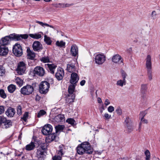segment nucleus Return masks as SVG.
Masks as SVG:
<instances>
[{
	"label": "nucleus",
	"instance_id": "42",
	"mask_svg": "<svg viewBox=\"0 0 160 160\" xmlns=\"http://www.w3.org/2000/svg\"><path fill=\"white\" fill-rule=\"evenodd\" d=\"M46 113V112L44 110H41L38 113L37 117L38 118H40Z\"/></svg>",
	"mask_w": 160,
	"mask_h": 160
},
{
	"label": "nucleus",
	"instance_id": "33",
	"mask_svg": "<svg viewBox=\"0 0 160 160\" xmlns=\"http://www.w3.org/2000/svg\"><path fill=\"white\" fill-rule=\"evenodd\" d=\"M151 69H147L148 76L149 81H151L152 79V72Z\"/></svg>",
	"mask_w": 160,
	"mask_h": 160
},
{
	"label": "nucleus",
	"instance_id": "26",
	"mask_svg": "<svg viewBox=\"0 0 160 160\" xmlns=\"http://www.w3.org/2000/svg\"><path fill=\"white\" fill-rule=\"evenodd\" d=\"M147 88V84H142L141 85V92L142 94V97L144 98L145 96V92Z\"/></svg>",
	"mask_w": 160,
	"mask_h": 160
},
{
	"label": "nucleus",
	"instance_id": "3",
	"mask_svg": "<svg viewBox=\"0 0 160 160\" xmlns=\"http://www.w3.org/2000/svg\"><path fill=\"white\" fill-rule=\"evenodd\" d=\"M50 87L49 83L46 81L42 82L39 85V89L42 94H45L49 90Z\"/></svg>",
	"mask_w": 160,
	"mask_h": 160
},
{
	"label": "nucleus",
	"instance_id": "32",
	"mask_svg": "<svg viewBox=\"0 0 160 160\" xmlns=\"http://www.w3.org/2000/svg\"><path fill=\"white\" fill-rule=\"evenodd\" d=\"M8 89L9 92L12 93L15 90L16 87L14 85L11 84L8 87Z\"/></svg>",
	"mask_w": 160,
	"mask_h": 160
},
{
	"label": "nucleus",
	"instance_id": "35",
	"mask_svg": "<svg viewBox=\"0 0 160 160\" xmlns=\"http://www.w3.org/2000/svg\"><path fill=\"white\" fill-rule=\"evenodd\" d=\"M56 45L58 47H62L65 46V42L62 41H58L56 42Z\"/></svg>",
	"mask_w": 160,
	"mask_h": 160
},
{
	"label": "nucleus",
	"instance_id": "57",
	"mask_svg": "<svg viewBox=\"0 0 160 160\" xmlns=\"http://www.w3.org/2000/svg\"><path fill=\"white\" fill-rule=\"evenodd\" d=\"M74 5V4L73 3H64V8H67V7H70Z\"/></svg>",
	"mask_w": 160,
	"mask_h": 160
},
{
	"label": "nucleus",
	"instance_id": "1",
	"mask_svg": "<svg viewBox=\"0 0 160 160\" xmlns=\"http://www.w3.org/2000/svg\"><path fill=\"white\" fill-rule=\"evenodd\" d=\"M77 152L79 154H82L84 153L91 154L93 152V149L88 142H85L77 147Z\"/></svg>",
	"mask_w": 160,
	"mask_h": 160
},
{
	"label": "nucleus",
	"instance_id": "63",
	"mask_svg": "<svg viewBox=\"0 0 160 160\" xmlns=\"http://www.w3.org/2000/svg\"><path fill=\"white\" fill-rule=\"evenodd\" d=\"M103 110L102 109V110H100V112H101V113H102V112H103Z\"/></svg>",
	"mask_w": 160,
	"mask_h": 160
},
{
	"label": "nucleus",
	"instance_id": "30",
	"mask_svg": "<svg viewBox=\"0 0 160 160\" xmlns=\"http://www.w3.org/2000/svg\"><path fill=\"white\" fill-rule=\"evenodd\" d=\"M29 35L31 38L36 39H39L42 37L41 35L39 33L30 34Z\"/></svg>",
	"mask_w": 160,
	"mask_h": 160
},
{
	"label": "nucleus",
	"instance_id": "45",
	"mask_svg": "<svg viewBox=\"0 0 160 160\" xmlns=\"http://www.w3.org/2000/svg\"><path fill=\"white\" fill-rule=\"evenodd\" d=\"M157 16V14L156 12L155 11H153L151 15V18L152 19H154L156 18Z\"/></svg>",
	"mask_w": 160,
	"mask_h": 160
},
{
	"label": "nucleus",
	"instance_id": "62",
	"mask_svg": "<svg viewBox=\"0 0 160 160\" xmlns=\"http://www.w3.org/2000/svg\"><path fill=\"white\" fill-rule=\"evenodd\" d=\"M101 108L103 110H104V107L103 106V105L102 106V107H101Z\"/></svg>",
	"mask_w": 160,
	"mask_h": 160
},
{
	"label": "nucleus",
	"instance_id": "14",
	"mask_svg": "<svg viewBox=\"0 0 160 160\" xmlns=\"http://www.w3.org/2000/svg\"><path fill=\"white\" fill-rule=\"evenodd\" d=\"M34 73L40 76H42L45 73L44 69L40 67H37L34 69Z\"/></svg>",
	"mask_w": 160,
	"mask_h": 160
},
{
	"label": "nucleus",
	"instance_id": "27",
	"mask_svg": "<svg viewBox=\"0 0 160 160\" xmlns=\"http://www.w3.org/2000/svg\"><path fill=\"white\" fill-rule=\"evenodd\" d=\"M70 51L72 56H76L78 53L77 47L75 45H72L71 47Z\"/></svg>",
	"mask_w": 160,
	"mask_h": 160
},
{
	"label": "nucleus",
	"instance_id": "25",
	"mask_svg": "<svg viewBox=\"0 0 160 160\" xmlns=\"http://www.w3.org/2000/svg\"><path fill=\"white\" fill-rule=\"evenodd\" d=\"M46 138V142H50L54 140L56 138V135L55 133L49 134Z\"/></svg>",
	"mask_w": 160,
	"mask_h": 160
},
{
	"label": "nucleus",
	"instance_id": "13",
	"mask_svg": "<svg viewBox=\"0 0 160 160\" xmlns=\"http://www.w3.org/2000/svg\"><path fill=\"white\" fill-rule=\"evenodd\" d=\"M64 73L63 70L61 68H58L55 74V77L58 80L62 79L64 76Z\"/></svg>",
	"mask_w": 160,
	"mask_h": 160
},
{
	"label": "nucleus",
	"instance_id": "31",
	"mask_svg": "<svg viewBox=\"0 0 160 160\" xmlns=\"http://www.w3.org/2000/svg\"><path fill=\"white\" fill-rule=\"evenodd\" d=\"M44 41L48 45H50L51 44L52 41L50 37H48L46 35L44 36Z\"/></svg>",
	"mask_w": 160,
	"mask_h": 160
},
{
	"label": "nucleus",
	"instance_id": "59",
	"mask_svg": "<svg viewBox=\"0 0 160 160\" xmlns=\"http://www.w3.org/2000/svg\"><path fill=\"white\" fill-rule=\"evenodd\" d=\"M85 82H86V81L85 80H82L80 82V84L81 86H83L85 84Z\"/></svg>",
	"mask_w": 160,
	"mask_h": 160
},
{
	"label": "nucleus",
	"instance_id": "50",
	"mask_svg": "<svg viewBox=\"0 0 160 160\" xmlns=\"http://www.w3.org/2000/svg\"><path fill=\"white\" fill-rule=\"evenodd\" d=\"M62 157L60 156L56 155L53 157V160H61Z\"/></svg>",
	"mask_w": 160,
	"mask_h": 160
},
{
	"label": "nucleus",
	"instance_id": "46",
	"mask_svg": "<svg viewBox=\"0 0 160 160\" xmlns=\"http://www.w3.org/2000/svg\"><path fill=\"white\" fill-rule=\"evenodd\" d=\"M5 123V125L6 126V127H9L12 125V122L11 121L9 120H6Z\"/></svg>",
	"mask_w": 160,
	"mask_h": 160
},
{
	"label": "nucleus",
	"instance_id": "23",
	"mask_svg": "<svg viewBox=\"0 0 160 160\" xmlns=\"http://www.w3.org/2000/svg\"><path fill=\"white\" fill-rule=\"evenodd\" d=\"M27 51L28 58L31 60L33 59L35 57V53L33 51L31 50L29 48H27Z\"/></svg>",
	"mask_w": 160,
	"mask_h": 160
},
{
	"label": "nucleus",
	"instance_id": "53",
	"mask_svg": "<svg viewBox=\"0 0 160 160\" xmlns=\"http://www.w3.org/2000/svg\"><path fill=\"white\" fill-rule=\"evenodd\" d=\"M17 113L18 115L22 114V108L20 106H18L17 108Z\"/></svg>",
	"mask_w": 160,
	"mask_h": 160
},
{
	"label": "nucleus",
	"instance_id": "2",
	"mask_svg": "<svg viewBox=\"0 0 160 160\" xmlns=\"http://www.w3.org/2000/svg\"><path fill=\"white\" fill-rule=\"evenodd\" d=\"M106 60V56L103 54H97L94 55V60L96 64L98 65L103 64Z\"/></svg>",
	"mask_w": 160,
	"mask_h": 160
},
{
	"label": "nucleus",
	"instance_id": "37",
	"mask_svg": "<svg viewBox=\"0 0 160 160\" xmlns=\"http://www.w3.org/2000/svg\"><path fill=\"white\" fill-rule=\"evenodd\" d=\"M15 82L20 87L22 86L23 83V81L18 77L16 78Z\"/></svg>",
	"mask_w": 160,
	"mask_h": 160
},
{
	"label": "nucleus",
	"instance_id": "29",
	"mask_svg": "<svg viewBox=\"0 0 160 160\" xmlns=\"http://www.w3.org/2000/svg\"><path fill=\"white\" fill-rule=\"evenodd\" d=\"M35 147L34 143L32 142L30 143L26 146V149L28 151L31 150L33 149Z\"/></svg>",
	"mask_w": 160,
	"mask_h": 160
},
{
	"label": "nucleus",
	"instance_id": "64",
	"mask_svg": "<svg viewBox=\"0 0 160 160\" xmlns=\"http://www.w3.org/2000/svg\"><path fill=\"white\" fill-rule=\"evenodd\" d=\"M141 122L140 123V124H139V127H141Z\"/></svg>",
	"mask_w": 160,
	"mask_h": 160
},
{
	"label": "nucleus",
	"instance_id": "36",
	"mask_svg": "<svg viewBox=\"0 0 160 160\" xmlns=\"http://www.w3.org/2000/svg\"><path fill=\"white\" fill-rule=\"evenodd\" d=\"M66 122L72 126L75 125L76 124V122L73 118H68L66 120Z\"/></svg>",
	"mask_w": 160,
	"mask_h": 160
},
{
	"label": "nucleus",
	"instance_id": "7",
	"mask_svg": "<svg viewBox=\"0 0 160 160\" xmlns=\"http://www.w3.org/2000/svg\"><path fill=\"white\" fill-rule=\"evenodd\" d=\"M75 84H72L70 85L68 88V91L69 93L71 95V97L70 98V96H68V97L67 98V100L68 101L71 102H74L75 98V96L74 94H73V93L74 91L75 88L76 86Z\"/></svg>",
	"mask_w": 160,
	"mask_h": 160
},
{
	"label": "nucleus",
	"instance_id": "38",
	"mask_svg": "<svg viewBox=\"0 0 160 160\" xmlns=\"http://www.w3.org/2000/svg\"><path fill=\"white\" fill-rule=\"evenodd\" d=\"M40 60L42 62L44 63H47L50 62L49 58L48 57L44 56L42 57L41 58Z\"/></svg>",
	"mask_w": 160,
	"mask_h": 160
},
{
	"label": "nucleus",
	"instance_id": "17",
	"mask_svg": "<svg viewBox=\"0 0 160 160\" xmlns=\"http://www.w3.org/2000/svg\"><path fill=\"white\" fill-rule=\"evenodd\" d=\"M145 64L147 69H152L151 56L150 55H148L145 59Z\"/></svg>",
	"mask_w": 160,
	"mask_h": 160
},
{
	"label": "nucleus",
	"instance_id": "19",
	"mask_svg": "<svg viewBox=\"0 0 160 160\" xmlns=\"http://www.w3.org/2000/svg\"><path fill=\"white\" fill-rule=\"evenodd\" d=\"M46 68H48L49 71L52 74H54V71L57 67L56 65L53 63L47 64L45 65Z\"/></svg>",
	"mask_w": 160,
	"mask_h": 160
},
{
	"label": "nucleus",
	"instance_id": "39",
	"mask_svg": "<svg viewBox=\"0 0 160 160\" xmlns=\"http://www.w3.org/2000/svg\"><path fill=\"white\" fill-rule=\"evenodd\" d=\"M145 154L146 156V160H150L151 157V155L150 153L148 150H147L145 151Z\"/></svg>",
	"mask_w": 160,
	"mask_h": 160
},
{
	"label": "nucleus",
	"instance_id": "10",
	"mask_svg": "<svg viewBox=\"0 0 160 160\" xmlns=\"http://www.w3.org/2000/svg\"><path fill=\"white\" fill-rule=\"evenodd\" d=\"M26 64L23 62H20L18 64L17 68L18 73L20 75H22L24 73L26 70Z\"/></svg>",
	"mask_w": 160,
	"mask_h": 160
},
{
	"label": "nucleus",
	"instance_id": "41",
	"mask_svg": "<svg viewBox=\"0 0 160 160\" xmlns=\"http://www.w3.org/2000/svg\"><path fill=\"white\" fill-rule=\"evenodd\" d=\"M64 127V126L63 125H58L56 126L55 127V128L56 130V131L57 132L58 131L62 130Z\"/></svg>",
	"mask_w": 160,
	"mask_h": 160
},
{
	"label": "nucleus",
	"instance_id": "18",
	"mask_svg": "<svg viewBox=\"0 0 160 160\" xmlns=\"http://www.w3.org/2000/svg\"><path fill=\"white\" fill-rule=\"evenodd\" d=\"M14 37L15 39V41H18L21 40L22 39H26L28 37V35L27 34H14V35H12Z\"/></svg>",
	"mask_w": 160,
	"mask_h": 160
},
{
	"label": "nucleus",
	"instance_id": "55",
	"mask_svg": "<svg viewBox=\"0 0 160 160\" xmlns=\"http://www.w3.org/2000/svg\"><path fill=\"white\" fill-rule=\"evenodd\" d=\"M4 112V108L3 106H0V114L3 113Z\"/></svg>",
	"mask_w": 160,
	"mask_h": 160
},
{
	"label": "nucleus",
	"instance_id": "58",
	"mask_svg": "<svg viewBox=\"0 0 160 160\" xmlns=\"http://www.w3.org/2000/svg\"><path fill=\"white\" fill-rule=\"evenodd\" d=\"M110 104V102L109 101L108 99H106L105 101L104 104L106 106H108Z\"/></svg>",
	"mask_w": 160,
	"mask_h": 160
},
{
	"label": "nucleus",
	"instance_id": "52",
	"mask_svg": "<svg viewBox=\"0 0 160 160\" xmlns=\"http://www.w3.org/2000/svg\"><path fill=\"white\" fill-rule=\"evenodd\" d=\"M146 114V113L145 111L141 112L139 114L140 118H144V117Z\"/></svg>",
	"mask_w": 160,
	"mask_h": 160
},
{
	"label": "nucleus",
	"instance_id": "49",
	"mask_svg": "<svg viewBox=\"0 0 160 160\" xmlns=\"http://www.w3.org/2000/svg\"><path fill=\"white\" fill-rule=\"evenodd\" d=\"M5 73V69L2 68H0V76H3L4 75Z\"/></svg>",
	"mask_w": 160,
	"mask_h": 160
},
{
	"label": "nucleus",
	"instance_id": "24",
	"mask_svg": "<svg viewBox=\"0 0 160 160\" xmlns=\"http://www.w3.org/2000/svg\"><path fill=\"white\" fill-rule=\"evenodd\" d=\"M5 113L8 117H12L15 114V112L14 108H9L7 110Z\"/></svg>",
	"mask_w": 160,
	"mask_h": 160
},
{
	"label": "nucleus",
	"instance_id": "12",
	"mask_svg": "<svg viewBox=\"0 0 160 160\" xmlns=\"http://www.w3.org/2000/svg\"><path fill=\"white\" fill-rule=\"evenodd\" d=\"M112 61L114 63L118 64L123 63V59L119 55L116 54L112 58Z\"/></svg>",
	"mask_w": 160,
	"mask_h": 160
},
{
	"label": "nucleus",
	"instance_id": "5",
	"mask_svg": "<svg viewBox=\"0 0 160 160\" xmlns=\"http://www.w3.org/2000/svg\"><path fill=\"white\" fill-rule=\"evenodd\" d=\"M14 35V34H10L9 36H7L2 38L0 40V44L1 45H7L9 44L11 41H15V39L13 36L12 35Z\"/></svg>",
	"mask_w": 160,
	"mask_h": 160
},
{
	"label": "nucleus",
	"instance_id": "40",
	"mask_svg": "<svg viewBox=\"0 0 160 160\" xmlns=\"http://www.w3.org/2000/svg\"><path fill=\"white\" fill-rule=\"evenodd\" d=\"M127 130L129 132H131L133 129V128L132 125L131 124H127Z\"/></svg>",
	"mask_w": 160,
	"mask_h": 160
},
{
	"label": "nucleus",
	"instance_id": "47",
	"mask_svg": "<svg viewBox=\"0 0 160 160\" xmlns=\"http://www.w3.org/2000/svg\"><path fill=\"white\" fill-rule=\"evenodd\" d=\"M28 118V113L26 112L24 114L23 117L21 118L24 121L26 122Z\"/></svg>",
	"mask_w": 160,
	"mask_h": 160
},
{
	"label": "nucleus",
	"instance_id": "54",
	"mask_svg": "<svg viewBox=\"0 0 160 160\" xmlns=\"http://www.w3.org/2000/svg\"><path fill=\"white\" fill-rule=\"evenodd\" d=\"M104 116L106 119H110L111 118V115H109L107 113L105 114Z\"/></svg>",
	"mask_w": 160,
	"mask_h": 160
},
{
	"label": "nucleus",
	"instance_id": "51",
	"mask_svg": "<svg viewBox=\"0 0 160 160\" xmlns=\"http://www.w3.org/2000/svg\"><path fill=\"white\" fill-rule=\"evenodd\" d=\"M114 107L111 106H109L108 108V112L111 113L112 112L114 111Z\"/></svg>",
	"mask_w": 160,
	"mask_h": 160
},
{
	"label": "nucleus",
	"instance_id": "60",
	"mask_svg": "<svg viewBox=\"0 0 160 160\" xmlns=\"http://www.w3.org/2000/svg\"><path fill=\"white\" fill-rule=\"evenodd\" d=\"M98 101L99 103H101L102 102V100L100 98H98Z\"/></svg>",
	"mask_w": 160,
	"mask_h": 160
},
{
	"label": "nucleus",
	"instance_id": "15",
	"mask_svg": "<svg viewBox=\"0 0 160 160\" xmlns=\"http://www.w3.org/2000/svg\"><path fill=\"white\" fill-rule=\"evenodd\" d=\"M79 79V77L76 72H72L71 75L70 82L72 84L76 85Z\"/></svg>",
	"mask_w": 160,
	"mask_h": 160
},
{
	"label": "nucleus",
	"instance_id": "43",
	"mask_svg": "<svg viewBox=\"0 0 160 160\" xmlns=\"http://www.w3.org/2000/svg\"><path fill=\"white\" fill-rule=\"evenodd\" d=\"M54 6L57 8H64V3H58L54 4Z\"/></svg>",
	"mask_w": 160,
	"mask_h": 160
},
{
	"label": "nucleus",
	"instance_id": "21",
	"mask_svg": "<svg viewBox=\"0 0 160 160\" xmlns=\"http://www.w3.org/2000/svg\"><path fill=\"white\" fill-rule=\"evenodd\" d=\"M67 70L68 72H78V70L76 68L75 66L72 64H67Z\"/></svg>",
	"mask_w": 160,
	"mask_h": 160
},
{
	"label": "nucleus",
	"instance_id": "61",
	"mask_svg": "<svg viewBox=\"0 0 160 160\" xmlns=\"http://www.w3.org/2000/svg\"><path fill=\"white\" fill-rule=\"evenodd\" d=\"M44 1L47 2H50L51 0H43Z\"/></svg>",
	"mask_w": 160,
	"mask_h": 160
},
{
	"label": "nucleus",
	"instance_id": "56",
	"mask_svg": "<svg viewBox=\"0 0 160 160\" xmlns=\"http://www.w3.org/2000/svg\"><path fill=\"white\" fill-rule=\"evenodd\" d=\"M141 122L147 124L148 122V120L147 119H145L144 118H141Z\"/></svg>",
	"mask_w": 160,
	"mask_h": 160
},
{
	"label": "nucleus",
	"instance_id": "8",
	"mask_svg": "<svg viewBox=\"0 0 160 160\" xmlns=\"http://www.w3.org/2000/svg\"><path fill=\"white\" fill-rule=\"evenodd\" d=\"M46 154V150L45 148L40 147L37 149V156L38 158L42 160L43 159Z\"/></svg>",
	"mask_w": 160,
	"mask_h": 160
},
{
	"label": "nucleus",
	"instance_id": "9",
	"mask_svg": "<svg viewBox=\"0 0 160 160\" xmlns=\"http://www.w3.org/2000/svg\"><path fill=\"white\" fill-rule=\"evenodd\" d=\"M121 76L122 79H120L117 81L116 85L117 86L122 87L124 85H125L126 83V78L127 76V74L124 71H122Z\"/></svg>",
	"mask_w": 160,
	"mask_h": 160
},
{
	"label": "nucleus",
	"instance_id": "44",
	"mask_svg": "<svg viewBox=\"0 0 160 160\" xmlns=\"http://www.w3.org/2000/svg\"><path fill=\"white\" fill-rule=\"evenodd\" d=\"M115 112L118 115H121L122 114V110L119 107H118L116 108Z\"/></svg>",
	"mask_w": 160,
	"mask_h": 160
},
{
	"label": "nucleus",
	"instance_id": "6",
	"mask_svg": "<svg viewBox=\"0 0 160 160\" xmlns=\"http://www.w3.org/2000/svg\"><path fill=\"white\" fill-rule=\"evenodd\" d=\"M12 52L17 57L21 56L22 54V47L20 44H15L13 47Z\"/></svg>",
	"mask_w": 160,
	"mask_h": 160
},
{
	"label": "nucleus",
	"instance_id": "34",
	"mask_svg": "<svg viewBox=\"0 0 160 160\" xmlns=\"http://www.w3.org/2000/svg\"><path fill=\"white\" fill-rule=\"evenodd\" d=\"M36 22L37 23H38L42 27H43L44 26H46L47 27H50L51 28H54V27H53L52 26L50 25H49V24H48L47 23H43L42 22L39 21H36Z\"/></svg>",
	"mask_w": 160,
	"mask_h": 160
},
{
	"label": "nucleus",
	"instance_id": "16",
	"mask_svg": "<svg viewBox=\"0 0 160 160\" xmlns=\"http://www.w3.org/2000/svg\"><path fill=\"white\" fill-rule=\"evenodd\" d=\"M32 47L35 51L38 52L42 49V45L40 42L38 41H35L33 42Z\"/></svg>",
	"mask_w": 160,
	"mask_h": 160
},
{
	"label": "nucleus",
	"instance_id": "11",
	"mask_svg": "<svg viewBox=\"0 0 160 160\" xmlns=\"http://www.w3.org/2000/svg\"><path fill=\"white\" fill-rule=\"evenodd\" d=\"M52 126L49 124H48L43 127L42 131L44 135H48L52 132Z\"/></svg>",
	"mask_w": 160,
	"mask_h": 160
},
{
	"label": "nucleus",
	"instance_id": "22",
	"mask_svg": "<svg viewBox=\"0 0 160 160\" xmlns=\"http://www.w3.org/2000/svg\"><path fill=\"white\" fill-rule=\"evenodd\" d=\"M64 121V116L62 114H59L55 116L53 118V122H60Z\"/></svg>",
	"mask_w": 160,
	"mask_h": 160
},
{
	"label": "nucleus",
	"instance_id": "4",
	"mask_svg": "<svg viewBox=\"0 0 160 160\" xmlns=\"http://www.w3.org/2000/svg\"><path fill=\"white\" fill-rule=\"evenodd\" d=\"M33 90V88L32 86L27 85L21 88V92L24 95H28L32 93Z\"/></svg>",
	"mask_w": 160,
	"mask_h": 160
},
{
	"label": "nucleus",
	"instance_id": "28",
	"mask_svg": "<svg viewBox=\"0 0 160 160\" xmlns=\"http://www.w3.org/2000/svg\"><path fill=\"white\" fill-rule=\"evenodd\" d=\"M63 148L64 147L62 145L60 146L59 147V150L58 151V155L57 156H60L62 157L63 154Z\"/></svg>",
	"mask_w": 160,
	"mask_h": 160
},
{
	"label": "nucleus",
	"instance_id": "20",
	"mask_svg": "<svg viewBox=\"0 0 160 160\" xmlns=\"http://www.w3.org/2000/svg\"><path fill=\"white\" fill-rule=\"evenodd\" d=\"M8 52V49L7 47L4 45L0 46V55L2 56H5Z\"/></svg>",
	"mask_w": 160,
	"mask_h": 160
},
{
	"label": "nucleus",
	"instance_id": "48",
	"mask_svg": "<svg viewBox=\"0 0 160 160\" xmlns=\"http://www.w3.org/2000/svg\"><path fill=\"white\" fill-rule=\"evenodd\" d=\"M0 95L2 98H4L6 97V95L4 92V91L3 90H0Z\"/></svg>",
	"mask_w": 160,
	"mask_h": 160
}]
</instances>
